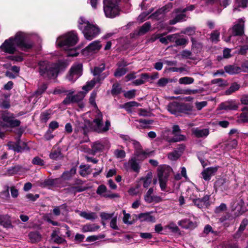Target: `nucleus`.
Here are the masks:
<instances>
[{
    "label": "nucleus",
    "mask_w": 248,
    "mask_h": 248,
    "mask_svg": "<svg viewBox=\"0 0 248 248\" xmlns=\"http://www.w3.org/2000/svg\"><path fill=\"white\" fill-rule=\"evenodd\" d=\"M31 34L23 31H18L14 36L5 40L0 46L1 51L9 54L16 52V47L23 51L32 48L33 42L31 40Z\"/></svg>",
    "instance_id": "obj_1"
},
{
    "label": "nucleus",
    "mask_w": 248,
    "mask_h": 248,
    "mask_svg": "<svg viewBox=\"0 0 248 248\" xmlns=\"http://www.w3.org/2000/svg\"><path fill=\"white\" fill-rule=\"evenodd\" d=\"M97 95L96 91H93L90 95L89 102L90 104L96 109L94 119L91 123L92 128L98 133H104L108 131L110 126V122L109 120H106L105 124L103 123V115L100 110L97 108L95 102V98Z\"/></svg>",
    "instance_id": "obj_2"
},
{
    "label": "nucleus",
    "mask_w": 248,
    "mask_h": 248,
    "mask_svg": "<svg viewBox=\"0 0 248 248\" xmlns=\"http://www.w3.org/2000/svg\"><path fill=\"white\" fill-rule=\"evenodd\" d=\"M78 38L77 33L72 31L59 37L56 41L58 46L67 51V56L76 57L78 52L73 46L77 44Z\"/></svg>",
    "instance_id": "obj_3"
},
{
    "label": "nucleus",
    "mask_w": 248,
    "mask_h": 248,
    "mask_svg": "<svg viewBox=\"0 0 248 248\" xmlns=\"http://www.w3.org/2000/svg\"><path fill=\"white\" fill-rule=\"evenodd\" d=\"M78 29L82 31L85 38L92 40L99 34V28L92 22H90L85 17L81 16L78 21Z\"/></svg>",
    "instance_id": "obj_4"
},
{
    "label": "nucleus",
    "mask_w": 248,
    "mask_h": 248,
    "mask_svg": "<svg viewBox=\"0 0 248 248\" xmlns=\"http://www.w3.org/2000/svg\"><path fill=\"white\" fill-rule=\"evenodd\" d=\"M39 73L45 78H55L60 70L57 63H51L47 61L40 62L38 63Z\"/></svg>",
    "instance_id": "obj_5"
},
{
    "label": "nucleus",
    "mask_w": 248,
    "mask_h": 248,
    "mask_svg": "<svg viewBox=\"0 0 248 248\" xmlns=\"http://www.w3.org/2000/svg\"><path fill=\"white\" fill-rule=\"evenodd\" d=\"M103 10L108 18H114L119 15V0H103Z\"/></svg>",
    "instance_id": "obj_6"
},
{
    "label": "nucleus",
    "mask_w": 248,
    "mask_h": 248,
    "mask_svg": "<svg viewBox=\"0 0 248 248\" xmlns=\"http://www.w3.org/2000/svg\"><path fill=\"white\" fill-rule=\"evenodd\" d=\"M99 82L100 79L98 78H93L90 81L87 82L86 85L82 87V90L84 91H80L77 94L72 96L74 103H78L79 107L81 108H83L84 107V104L81 101L85 97L86 93L90 91L97 83H99Z\"/></svg>",
    "instance_id": "obj_7"
},
{
    "label": "nucleus",
    "mask_w": 248,
    "mask_h": 248,
    "mask_svg": "<svg viewBox=\"0 0 248 248\" xmlns=\"http://www.w3.org/2000/svg\"><path fill=\"white\" fill-rule=\"evenodd\" d=\"M14 118V115L12 113L6 112L2 114V121L0 122V127L6 128L18 126L20 124V122Z\"/></svg>",
    "instance_id": "obj_8"
},
{
    "label": "nucleus",
    "mask_w": 248,
    "mask_h": 248,
    "mask_svg": "<svg viewBox=\"0 0 248 248\" xmlns=\"http://www.w3.org/2000/svg\"><path fill=\"white\" fill-rule=\"evenodd\" d=\"M142 160H141V156L134 155L127 162L124 163V167L127 171L132 170L138 173L140 169V163Z\"/></svg>",
    "instance_id": "obj_9"
},
{
    "label": "nucleus",
    "mask_w": 248,
    "mask_h": 248,
    "mask_svg": "<svg viewBox=\"0 0 248 248\" xmlns=\"http://www.w3.org/2000/svg\"><path fill=\"white\" fill-rule=\"evenodd\" d=\"M172 133L174 137L170 138L165 135L164 134L163 138L170 142H176L186 140V136L181 134V130L178 125H174L172 126Z\"/></svg>",
    "instance_id": "obj_10"
},
{
    "label": "nucleus",
    "mask_w": 248,
    "mask_h": 248,
    "mask_svg": "<svg viewBox=\"0 0 248 248\" xmlns=\"http://www.w3.org/2000/svg\"><path fill=\"white\" fill-rule=\"evenodd\" d=\"M82 65L80 63L74 64L70 69L69 74L67 76L68 80L75 82L82 74Z\"/></svg>",
    "instance_id": "obj_11"
},
{
    "label": "nucleus",
    "mask_w": 248,
    "mask_h": 248,
    "mask_svg": "<svg viewBox=\"0 0 248 248\" xmlns=\"http://www.w3.org/2000/svg\"><path fill=\"white\" fill-rule=\"evenodd\" d=\"M92 149L93 154L103 152L105 148L108 149L110 147L109 142L106 140L96 141L92 144Z\"/></svg>",
    "instance_id": "obj_12"
},
{
    "label": "nucleus",
    "mask_w": 248,
    "mask_h": 248,
    "mask_svg": "<svg viewBox=\"0 0 248 248\" xmlns=\"http://www.w3.org/2000/svg\"><path fill=\"white\" fill-rule=\"evenodd\" d=\"M101 47L102 45L100 41L98 40L93 41L83 50V54L88 55L96 53Z\"/></svg>",
    "instance_id": "obj_13"
},
{
    "label": "nucleus",
    "mask_w": 248,
    "mask_h": 248,
    "mask_svg": "<svg viewBox=\"0 0 248 248\" xmlns=\"http://www.w3.org/2000/svg\"><path fill=\"white\" fill-rule=\"evenodd\" d=\"M172 171V169L167 165L160 166L157 169L158 178L168 179L169 175Z\"/></svg>",
    "instance_id": "obj_14"
},
{
    "label": "nucleus",
    "mask_w": 248,
    "mask_h": 248,
    "mask_svg": "<svg viewBox=\"0 0 248 248\" xmlns=\"http://www.w3.org/2000/svg\"><path fill=\"white\" fill-rule=\"evenodd\" d=\"M135 149L134 155L141 156V160H144L147 157L148 154L142 150L140 143L138 141L133 140L131 143Z\"/></svg>",
    "instance_id": "obj_15"
},
{
    "label": "nucleus",
    "mask_w": 248,
    "mask_h": 248,
    "mask_svg": "<svg viewBox=\"0 0 248 248\" xmlns=\"http://www.w3.org/2000/svg\"><path fill=\"white\" fill-rule=\"evenodd\" d=\"M96 193L101 197L113 198L116 197V194H111L104 185H100L96 189Z\"/></svg>",
    "instance_id": "obj_16"
},
{
    "label": "nucleus",
    "mask_w": 248,
    "mask_h": 248,
    "mask_svg": "<svg viewBox=\"0 0 248 248\" xmlns=\"http://www.w3.org/2000/svg\"><path fill=\"white\" fill-rule=\"evenodd\" d=\"M244 21L239 19L232 28V34L234 36L242 35L244 33Z\"/></svg>",
    "instance_id": "obj_17"
},
{
    "label": "nucleus",
    "mask_w": 248,
    "mask_h": 248,
    "mask_svg": "<svg viewBox=\"0 0 248 248\" xmlns=\"http://www.w3.org/2000/svg\"><path fill=\"white\" fill-rule=\"evenodd\" d=\"M118 68L114 73V76L116 77H120L125 74L127 71L125 67L128 65V63L124 61H120L118 63Z\"/></svg>",
    "instance_id": "obj_18"
},
{
    "label": "nucleus",
    "mask_w": 248,
    "mask_h": 248,
    "mask_svg": "<svg viewBox=\"0 0 248 248\" xmlns=\"http://www.w3.org/2000/svg\"><path fill=\"white\" fill-rule=\"evenodd\" d=\"M178 225L182 228L186 229H193L197 226L196 221H193L189 219H184L178 222Z\"/></svg>",
    "instance_id": "obj_19"
},
{
    "label": "nucleus",
    "mask_w": 248,
    "mask_h": 248,
    "mask_svg": "<svg viewBox=\"0 0 248 248\" xmlns=\"http://www.w3.org/2000/svg\"><path fill=\"white\" fill-rule=\"evenodd\" d=\"M217 167H209L204 170L202 172L203 179L205 181H209L211 177L217 172Z\"/></svg>",
    "instance_id": "obj_20"
},
{
    "label": "nucleus",
    "mask_w": 248,
    "mask_h": 248,
    "mask_svg": "<svg viewBox=\"0 0 248 248\" xmlns=\"http://www.w3.org/2000/svg\"><path fill=\"white\" fill-rule=\"evenodd\" d=\"M192 133L197 138H205L209 135V130L207 128H196L192 129Z\"/></svg>",
    "instance_id": "obj_21"
},
{
    "label": "nucleus",
    "mask_w": 248,
    "mask_h": 248,
    "mask_svg": "<svg viewBox=\"0 0 248 248\" xmlns=\"http://www.w3.org/2000/svg\"><path fill=\"white\" fill-rule=\"evenodd\" d=\"M220 109L236 110L238 108V105L235 104L232 101L226 102L221 103L219 107Z\"/></svg>",
    "instance_id": "obj_22"
},
{
    "label": "nucleus",
    "mask_w": 248,
    "mask_h": 248,
    "mask_svg": "<svg viewBox=\"0 0 248 248\" xmlns=\"http://www.w3.org/2000/svg\"><path fill=\"white\" fill-rule=\"evenodd\" d=\"M138 217L141 221L152 223L155 222V217L149 213H141L139 215Z\"/></svg>",
    "instance_id": "obj_23"
},
{
    "label": "nucleus",
    "mask_w": 248,
    "mask_h": 248,
    "mask_svg": "<svg viewBox=\"0 0 248 248\" xmlns=\"http://www.w3.org/2000/svg\"><path fill=\"white\" fill-rule=\"evenodd\" d=\"M59 230H54L51 233V237L53 242L58 244L66 243V240L64 238L59 236Z\"/></svg>",
    "instance_id": "obj_24"
},
{
    "label": "nucleus",
    "mask_w": 248,
    "mask_h": 248,
    "mask_svg": "<svg viewBox=\"0 0 248 248\" xmlns=\"http://www.w3.org/2000/svg\"><path fill=\"white\" fill-rule=\"evenodd\" d=\"M78 212L79 213V215L80 217L87 220H93L97 218V215L96 213L94 212H87L85 211Z\"/></svg>",
    "instance_id": "obj_25"
},
{
    "label": "nucleus",
    "mask_w": 248,
    "mask_h": 248,
    "mask_svg": "<svg viewBox=\"0 0 248 248\" xmlns=\"http://www.w3.org/2000/svg\"><path fill=\"white\" fill-rule=\"evenodd\" d=\"M150 78V76L147 73L142 74L140 78L139 79L133 81L132 83L134 85L139 86L144 84Z\"/></svg>",
    "instance_id": "obj_26"
},
{
    "label": "nucleus",
    "mask_w": 248,
    "mask_h": 248,
    "mask_svg": "<svg viewBox=\"0 0 248 248\" xmlns=\"http://www.w3.org/2000/svg\"><path fill=\"white\" fill-rule=\"evenodd\" d=\"M224 69L226 73L231 75L237 74L241 71V68L239 67L233 65L226 66L224 67Z\"/></svg>",
    "instance_id": "obj_27"
},
{
    "label": "nucleus",
    "mask_w": 248,
    "mask_h": 248,
    "mask_svg": "<svg viewBox=\"0 0 248 248\" xmlns=\"http://www.w3.org/2000/svg\"><path fill=\"white\" fill-rule=\"evenodd\" d=\"M153 174L151 172H148L145 176L142 177L141 180L143 181V186L145 188L148 187L152 182Z\"/></svg>",
    "instance_id": "obj_28"
},
{
    "label": "nucleus",
    "mask_w": 248,
    "mask_h": 248,
    "mask_svg": "<svg viewBox=\"0 0 248 248\" xmlns=\"http://www.w3.org/2000/svg\"><path fill=\"white\" fill-rule=\"evenodd\" d=\"M62 157L61 150L59 148L56 149L53 148L49 154V157L53 160L59 159L62 158Z\"/></svg>",
    "instance_id": "obj_29"
},
{
    "label": "nucleus",
    "mask_w": 248,
    "mask_h": 248,
    "mask_svg": "<svg viewBox=\"0 0 248 248\" xmlns=\"http://www.w3.org/2000/svg\"><path fill=\"white\" fill-rule=\"evenodd\" d=\"M0 224L6 228L11 226L10 217L7 215H0Z\"/></svg>",
    "instance_id": "obj_30"
},
{
    "label": "nucleus",
    "mask_w": 248,
    "mask_h": 248,
    "mask_svg": "<svg viewBox=\"0 0 248 248\" xmlns=\"http://www.w3.org/2000/svg\"><path fill=\"white\" fill-rule=\"evenodd\" d=\"M29 238L32 243L40 241L42 238L41 235L38 232H31L29 234Z\"/></svg>",
    "instance_id": "obj_31"
},
{
    "label": "nucleus",
    "mask_w": 248,
    "mask_h": 248,
    "mask_svg": "<svg viewBox=\"0 0 248 248\" xmlns=\"http://www.w3.org/2000/svg\"><path fill=\"white\" fill-rule=\"evenodd\" d=\"M181 13L180 14H178L173 19L170 21V25H174L177 22H182L186 20V15L184 13Z\"/></svg>",
    "instance_id": "obj_32"
},
{
    "label": "nucleus",
    "mask_w": 248,
    "mask_h": 248,
    "mask_svg": "<svg viewBox=\"0 0 248 248\" xmlns=\"http://www.w3.org/2000/svg\"><path fill=\"white\" fill-rule=\"evenodd\" d=\"M179 107L176 102H172L168 106V110L171 114L177 115L179 112Z\"/></svg>",
    "instance_id": "obj_33"
},
{
    "label": "nucleus",
    "mask_w": 248,
    "mask_h": 248,
    "mask_svg": "<svg viewBox=\"0 0 248 248\" xmlns=\"http://www.w3.org/2000/svg\"><path fill=\"white\" fill-rule=\"evenodd\" d=\"M99 226H95L94 225L87 224L84 225L81 228V231L83 232H94L99 229Z\"/></svg>",
    "instance_id": "obj_34"
},
{
    "label": "nucleus",
    "mask_w": 248,
    "mask_h": 248,
    "mask_svg": "<svg viewBox=\"0 0 248 248\" xmlns=\"http://www.w3.org/2000/svg\"><path fill=\"white\" fill-rule=\"evenodd\" d=\"M91 173L90 168L89 165H80L79 173L82 176H86Z\"/></svg>",
    "instance_id": "obj_35"
},
{
    "label": "nucleus",
    "mask_w": 248,
    "mask_h": 248,
    "mask_svg": "<svg viewBox=\"0 0 248 248\" xmlns=\"http://www.w3.org/2000/svg\"><path fill=\"white\" fill-rule=\"evenodd\" d=\"M151 28V24L149 22L145 23L140 29L138 34L142 35L148 31Z\"/></svg>",
    "instance_id": "obj_36"
},
{
    "label": "nucleus",
    "mask_w": 248,
    "mask_h": 248,
    "mask_svg": "<svg viewBox=\"0 0 248 248\" xmlns=\"http://www.w3.org/2000/svg\"><path fill=\"white\" fill-rule=\"evenodd\" d=\"M138 122L140 123V125L137 126L138 128H149L148 125L153 124V121L150 120H143L140 119Z\"/></svg>",
    "instance_id": "obj_37"
},
{
    "label": "nucleus",
    "mask_w": 248,
    "mask_h": 248,
    "mask_svg": "<svg viewBox=\"0 0 248 248\" xmlns=\"http://www.w3.org/2000/svg\"><path fill=\"white\" fill-rule=\"evenodd\" d=\"M7 146L10 150H13L17 152H21V147L19 145L18 143L10 141L8 143Z\"/></svg>",
    "instance_id": "obj_38"
},
{
    "label": "nucleus",
    "mask_w": 248,
    "mask_h": 248,
    "mask_svg": "<svg viewBox=\"0 0 248 248\" xmlns=\"http://www.w3.org/2000/svg\"><path fill=\"white\" fill-rule=\"evenodd\" d=\"M194 81V78L189 77H185L179 78V83L181 84H191Z\"/></svg>",
    "instance_id": "obj_39"
},
{
    "label": "nucleus",
    "mask_w": 248,
    "mask_h": 248,
    "mask_svg": "<svg viewBox=\"0 0 248 248\" xmlns=\"http://www.w3.org/2000/svg\"><path fill=\"white\" fill-rule=\"evenodd\" d=\"M76 172V169L75 168H72L69 171L64 172L62 177L64 179H68L71 178L72 175L75 174Z\"/></svg>",
    "instance_id": "obj_40"
},
{
    "label": "nucleus",
    "mask_w": 248,
    "mask_h": 248,
    "mask_svg": "<svg viewBox=\"0 0 248 248\" xmlns=\"http://www.w3.org/2000/svg\"><path fill=\"white\" fill-rule=\"evenodd\" d=\"M74 91H69L67 93L68 94L66 97L62 101V103L64 105H69L71 103H74L73 97L71 95L73 93H74Z\"/></svg>",
    "instance_id": "obj_41"
},
{
    "label": "nucleus",
    "mask_w": 248,
    "mask_h": 248,
    "mask_svg": "<svg viewBox=\"0 0 248 248\" xmlns=\"http://www.w3.org/2000/svg\"><path fill=\"white\" fill-rule=\"evenodd\" d=\"M154 189L153 188H150L149 189L147 193L144 196V200L147 203H152V199L153 197L152 196V194L153 193Z\"/></svg>",
    "instance_id": "obj_42"
},
{
    "label": "nucleus",
    "mask_w": 248,
    "mask_h": 248,
    "mask_svg": "<svg viewBox=\"0 0 248 248\" xmlns=\"http://www.w3.org/2000/svg\"><path fill=\"white\" fill-rule=\"evenodd\" d=\"M159 186L162 191H165L167 188V183L168 179L163 178H158Z\"/></svg>",
    "instance_id": "obj_43"
},
{
    "label": "nucleus",
    "mask_w": 248,
    "mask_h": 248,
    "mask_svg": "<svg viewBox=\"0 0 248 248\" xmlns=\"http://www.w3.org/2000/svg\"><path fill=\"white\" fill-rule=\"evenodd\" d=\"M188 42V39L184 38H177L175 40V46H186Z\"/></svg>",
    "instance_id": "obj_44"
},
{
    "label": "nucleus",
    "mask_w": 248,
    "mask_h": 248,
    "mask_svg": "<svg viewBox=\"0 0 248 248\" xmlns=\"http://www.w3.org/2000/svg\"><path fill=\"white\" fill-rule=\"evenodd\" d=\"M240 88V85L237 83H233L230 88L226 91V94H230L235 91L238 90Z\"/></svg>",
    "instance_id": "obj_45"
},
{
    "label": "nucleus",
    "mask_w": 248,
    "mask_h": 248,
    "mask_svg": "<svg viewBox=\"0 0 248 248\" xmlns=\"http://www.w3.org/2000/svg\"><path fill=\"white\" fill-rule=\"evenodd\" d=\"M180 156V154L177 151H174L171 153H170L168 155V158L171 160H176Z\"/></svg>",
    "instance_id": "obj_46"
},
{
    "label": "nucleus",
    "mask_w": 248,
    "mask_h": 248,
    "mask_svg": "<svg viewBox=\"0 0 248 248\" xmlns=\"http://www.w3.org/2000/svg\"><path fill=\"white\" fill-rule=\"evenodd\" d=\"M69 91L66 90L65 88L59 87L55 88L52 92V93L55 95L61 94L63 93H67Z\"/></svg>",
    "instance_id": "obj_47"
},
{
    "label": "nucleus",
    "mask_w": 248,
    "mask_h": 248,
    "mask_svg": "<svg viewBox=\"0 0 248 248\" xmlns=\"http://www.w3.org/2000/svg\"><path fill=\"white\" fill-rule=\"evenodd\" d=\"M202 201L200 202V203L198 204V207L202 208L203 206H207L208 204V201L209 200V196L206 195L201 199Z\"/></svg>",
    "instance_id": "obj_48"
},
{
    "label": "nucleus",
    "mask_w": 248,
    "mask_h": 248,
    "mask_svg": "<svg viewBox=\"0 0 248 248\" xmlns=\"http://www.w3.org/2000/svg\"><path fill=\"white\" fill-rule=\"evenodd\" d=\"M114 154L118 158H123L125 156V153L123 150L117 149L114 151Z\"/></svg>",
    "instance_id": "obj_49"
},
{
    "label": "nucleus",
    "mask_w": 248,
    "mask_h": 248,
    "mask_svg": "<svg viewBox=\"0 0 248 248\" xmlns=\"http://www.w3.org/2000/svg\"><path fill=\"white\" fill-rule=\"evenodd\" d=\"M195 9V6L194 5H190L187 6L185 8H181L175 10V13H178L179 12L185 13L187 11H192Z\"/></svg>",
    "instance_id": "obj_50"
},
{
    "label": "nucleus",
    "mask_w": 248,
    "mask_h": 248,
    "mask_svg": "<svg viewBox=\"0 0 248 248\" xmlns=\"http://www.w3.org/2000/svg\"><path fill=\"white\" fill-rule=\"evenodd\" d=\"M195 30L196 29L194 27H188L182 31V32L188 35H192L195 33Z\"/></svg>",
    "instance_id": "obj_51"
},
{
    "label": "nucleus",
    "mask_w": 248,
    "mask_h": 248,
    "mask_svg": "<svg viewBox=\"0 0 248 248\" xmlns=\"http://www.w3.org/2000/svg\"><path fill=\"white\" fill-rule=\"evenodd\" d=\"M105 69V64H102L98 67H95L93 72V74L95 76L99 74Z\"/></svg>",
    "instance_id": "obj_52"
},
{
    "label": "nucleus",
    "mask_w": 248,
    "mask_h": 248,
    "mask_svg": "<svg viewBox=\"0 0 248 248\" xmlns=\"http://www.w3.org/2000/svg\"><path fill=\"white\" fill-rule=\"evenodd\" d=\"M0 107L2 108H8L10 107V102L9 100L6 98L5 99H1L0 100Z\"/></svg>",
    "instance_id": "obj_53"
},
{
    "label": "nucleus",
    "mask_w": 248,
    "mask_h": 248,
    "mask_svg": "<svg viewBox=\"0 0 248 248\" xmlns=\"http://www.w3.org/2000/svg\"><path fill=\"white\" fill-rule=\"evenodd\" d=\"M124 214L123 221L125 224H131L132 223L129 220L130 218V215L126 213L125 210L123 211Z\"/></svg>",
    "instance_id": "obj_54"
},
{
    "label": "nucleus",
    "mask_w": 248,
    "mask_h": 248,
    "mask_svg": "<svg viewBox=\"0 0 248 248\" xmlns=\"http://www.w3.org/2000/svg\"><path fill=\"white\" fill-rule=\"evenodd\" d=\"M32 163L34 165L39 166H43L44 165V161L43 159L39 157H35L32 161Z\"/></svg>",
    "instance_id": "obj_55"
},
{
    "label": "nucleus",
    "mask_w": 248,
    "mask_h": 248,
    "mask_svg": "<svg viewBox=\"0 0 248 248\" xmlns=\"http://www.w3.org/2000/svg\"><path fill=\"white\" fill-rule=\"evenodd\" d=\"M168 70L170 72H179L182 73L183 71H186V69L184 67H170L168 68Z\"/></svg>",
    "instance_id": "obj_56"
},
{
    "label": "nucleus",
    "mask_w": 248,
    "mask_h": 248,
    "mask_svg": "<svg viewBox=\"0 0 248 248\" xmlns=\"http://www.w3.org/2000/svg\"><path fill=\"white\" fill-rule=\"evenodd\" d=\"M176 94H181V93H184L186 94H190L192 93H197V90H191L189 89L187 90H181L179 91H175Z\"/></svg>",
    "instance_id": "obj_57"
},
{
    "label": "nucleus",
    "mask_w": 248,
    "mask_h": 248,
    "mask_svg": "<svg viewBox=\"0 0 248 248\" xmlns=\"http://www.w3.org/2000/svg\"><path fill=\"white\" fill-rule=\"evenodd\" d=\"M121 88L118 84H114L113 85L112 89V93L113 94H117L120 93Z\"/></svg>",
    "instance_id": "obj_58"
},
{
    "label": "nucleus",
    "mask_w": 248,
    "mask_h": 248,
    "mask_svg": "<svg viewBox=\"0 0 248 248\" xmlns=\"http://www.w3.org/2000/svg\"><path fill=\"white\" fill-rule=\"evenodd\" d=\"M219 37V32L215 31L211 34V38L213 42H217L218 41Z\"/></svg>",
    "instance_id": "obj_59"
},
{
    "label": "nucleus",
    "mask_w": 248,
    "mask_h": 248,
    "mask_svg": "<svg viewBox=\"0 0 248 248\" xmlns=\"http://www.w3.org/2000/svg\"><path fill=\"white\" fill-rule=\"evenodd\" d=\"M124 96L127 98L131 99L135 97V90H130L127 92H125L124 93Z\"/></svg>",
    "instance_id": "obj_60"
},
{
    "label": "nucleus",
    "mask_w": 248,
    "mask_h": 248,
    "mask_svg": "<svg viewBox=\"0 0 248 248\" xmlns=\"http://www.w3.org/2000/svg\"><path fill=\"white\" fill-rule=\"evenodd\" d=\"M140 104L135 101H131L129 102H127L125 103L124 105V108L126 109H128L131 107H139L140 106Z\"/></svg>",
    "instance_id": "obj_61"
},
{
    "label": "nucleus",
    "mask_w": 248,
    "mask_h": 248,
    "mask_svg": "<svg viewBox=\"0 0 248 248\" xmlns=\"http://www.w3.org/2000/svg\"><path fill=\"white\" fill-rule=\"evenodd\" d=\"M47 86L46 84L43 83L40 85L36 92V93L38 94H41L43 93L47 89Z\"/></svg>",
    "instance_id": "obj_62"
},
{
    "label": "nucleus",
    "mask_w": 248,
    "mask_h": 248,
    "mask_svg": "<svg viewBox=\"0 0 248 248\" xmlns=\"http://www.w3.org/2000/svg\"><path fill=\"white\" fill-rule=\"evenodd\" d=\"M113 216V214H108L105 212H102L100 214V217L101 219L103 220H107Z\"/></svg>",
    "instance_id": "obj_63"
},
{
    "label": "nucleus",
    "mask_w": 248,
    "mask_h": 248,
    "mask_svg": "<svg viewBox=\"0 0 248 248\" xmlns=\"http://www.w3.org/2000/svg\"><path fill=\"white\" fill-rule=\"evenodd\" d=\"M239 120L243 123L248 122V114L245 112L242 113L239 117Z\"/></svg>",
    "instance_id": "obj_64"
}]
</instances>
